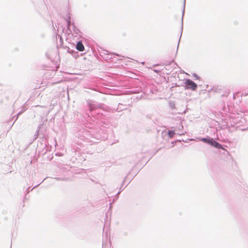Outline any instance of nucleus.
<instances>
[{
	"instance_id": "obj_1",
	"label": "nucleus",
	"mask_w": 248,
	"mask_h": 248,
	"mask_svg": "<svg viewBox=\"0 0 248 248\" xmlns=\"http://www.w3.org/2000/svg\"><path fill=\"white\" fill-rule=\"evenodd\" d=\"M185 84L186 89H190L193 91H195L197 88V85L189 79H186Z\"/></svg>"
},
{
	"instance_id": "obj_2",
	"label": "nucleus",
	"mask_w": 248,
	"mask_h": 248,
	"mask_svg": "<svg viewBox=\"0 0 248 248\" xmlns=\"http://www.w3.org/2000/svg\"><path fill=\"white\" fill-rule=\"evenodd\" d=\"M202 141L203 142L208 143L211 146L212 145L213 142L214 141V140L210 138H202L201 139Z\"/></svg>"
},
{
	"instance_id": "obj_3",
	"label": "nucleus",
	"mask_w": 248,
	"mask_h": 248,
	"mask_svg": "<svg viewBox=\"0 0 248 248\" xmlns=\"http://www.w3.org/2000/svg\"><path fill=\"white\" fill-rule=\"evenodd\" d=\"M76 48L80 51H82L84 49V46L81 42H78L77 44Z\"/></svg>"
},
{
	"instance_id": "obj_4",
	"label": "nucleus",
	"mask_w": 248,
	"mask_h": 248,
	"mask_svg": "<svg viewBox=\"0 0 248 248\" xmlns=\"http://www.w3.org/2000/svg\"><path fill=\"white\" fill-rule=\"evenodd\" d=\"M212 146H214L217 149L223 148L222 145L220 144H219V143L216 141L215 140H214V141L213 142V143Z\"/></svg>"
},
{
	"instance_id": "obj_5",
	"label": "nucleus",
	"mask_w": 248,
	"mask_h": 248,
	"mask_svg": "<svg viewBox=\"0 0 248 248\" xmlns=\"http://www.w3.org/2000/svg\"><path fill=\"white\" fill-rule=\"evenodd\" d=\"M168 135L169 136V137L170 138H172L174 135L175 134V133L174 132V131H170V130H169L168 131Z\"/></svg>"
},
{
	"instance_id": "obj_6",
	"label": "nucleus",
	"mask_w": 248,
	"mask_h": 248,
	"mask_svg": "<svg viewBox=\"0 0 248 248\" xmlns=\"http://www.w3.org/2000/svg\"><path fill=\"white\" fill-rule=\"evenodd\" d=\"M183 129V125L182 124L180 125L179 127L178 128V129L179 131H181Z\"/></svg>"
},
{
	"instance_id": "obj_7",
	"label": "nucleus",
	"mask_w": 248,
	"mask_h": 248,
	"mask_svg": "<svg viewBox=\"0 0 248 248\" xmlns=\"http://www.w3.org/2000/svg\"><path fill=\"white\" fill-rule=\"evenodd\" d=\"M186 133V132L185 133H178V134H179V135H185V134Z\"/></svg>"
},
{
	"instance_id": "obj_8",
	"label": "nucleus",
	"mask_w": 248,
	"mask_h": 248,
	"mask_svg": "<svg viewBox=\"0 0 248 248\" xmlns=\"http://www.w3.org/2000/svg\"><path fill=\"white\" fill-rule=\"evenodd\" d=\"M236 96H237V94H234V95H233V98L234 99H235L236 97Z\"/></svg>"
},
{
	"instance_id": "obj_9",
	"label": "nucleus",
	"mask_w": 248,
	"mask_h": 248,
	"mask_svg": "<svg viewBox=\"0 0 248 248\" xmlns=\"http://www.w3.org/2000/svg\"><path fill=\"white\" fill-rule=\"evenodd\" d=\"M20 114V112L18 113L17 115H19Z\"/></svg>"
},
{
	"instance_id": "obj_10",
	"label": "nucleus",
	"mask_w": 248,
	"mask_h": 248,
	"mask_svg": "<svg viewBox=\"0 0 248 248\" xmlns=\"http://www.w3.org/2000/svg\"><path fill=\"white\" fill-rule=\"evenodd\" d=\"M17 117L16 118L15 121H16V120H17Z\"/></svg>"
}]
</instances>
